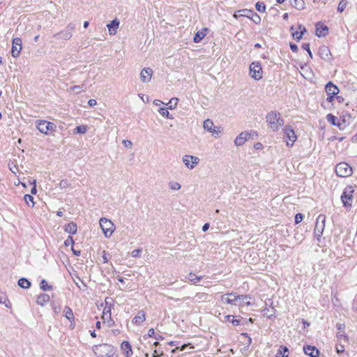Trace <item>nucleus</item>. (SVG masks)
<instances>
[{
  "label": "nucleus",
  "instance_id": "1",
  "mask_svg": "<svg viewBox=\"0 0 357 357\" xmlns=\"http://www.w3.org/2000/svg\"><path fill=\"white\" fill-rule=\"evenodd\" d=\"M266 121L268 123V127L273 131L278 130L284 124V121L281 118L280 114L274 112H269L266 115Z\"/></svg>",
  "mask_w": 357,
  "mask_h": 357
},
{
  "label": "nucleus",
  "instance_id": "2",
  "mask_svg": "<svg viewBox=\"0 0 357 357\" xmlns=\"http://www.w3.org/2000/svg\"><path fill=\"white\" fill-rule=\"evenodd\" d=\"M99 224L104 236L106 238L111 237L116 229L115 225L113 222L106 218H101L99 220Z\"/></svg>",
  "mask_w": 357,
  "mask_h": 357
},
{
  "label": "nucleus",
  "instance_id": "3",
  "mask_svg": "<svg viewBox=\"0 0 357 357\" xmlns=\"http://www.w3.org/2000/svg\"><path fill=\"white\" fill-rule=\"evenodd\" d=\"M93 352L98 357H111L114 355V349L110 344H102L95 346Z\"/></svg>",
  "mask_w": 357,
  "mask_h": 357
},
{
  "label": "nucleus",
  "instance_id": "4",
  "mask_svg": "<svg viewBox=\"0 0 357 357\" xmlns=\"http://www.w3.org/2000/svg\"><path fill=\"white\" fill-rule=\"evenodd\" d=\"M36 126L40 132L45 135H48L50 131H55L56 128L54 123L45 120L37 121Z\"/></svg>",
  "mask_w": 357,
  "mask_h": 357
},
{
  "label": "nucleus",
  "instance_id": "5",
  "mask_svg": "<svg viewBox=\"0 0 357 357\" xmlns=\"http://www.w3.org/2000/svg\"><path fill=\"white\" fill-rule=\"evenodd\" d=\"M203 128L205 130L211 133V135L215 137H218L222 132V129L220 126H215L213 122L207 119L204 121Z\"/></svg>",
  "mask_w": 357,
  "mask_h": 357
},
{
  "label": "nucleus",
  "instance_id": "6",
  "mask_svg": "<svg viewBox=\"0 0 357 357\" xmlns=\"http://www.w3.org/2000/svg\"><path fill=\"white\" fill-rule=\"evenodd\" d=\"M335 172L340 177H347L351 175L352 168L346 162H340L336 165Z\"/></svg>",
  "mask_w": 357,
  "mask_h": 357
},
{
  "label": "nucleus",
  "instance_id": "7",
  "mask_svg": "<svg viewBox=\"0 0 357 357\" xmlns=\"http://www.w3.org/2000/svg\"><path fill=\"white\" fill-rule=\"evenodd\" d=\"M326 222V216L324 215H319L317 218V222L314 227V235L319 238L323 234Z\"/></svg>",
  "mask_w": 357,
  "mask_h": 357
},
{
  "label": "nucleus",
  "instance_id": "8",
  "mask_svg": "<svg viewBox=\"0 0 357 357\" xmlns=\"http://www.w3.org/2000/svg\"><path fill=\"white\" fill-rule=\"evenodd\" d=\"M354 192V190L353 187L350 186V185L347 186L344 189V190L341 196V199H342V202L344 206H346V207L351 206V202L350 201L352 199Z\"/></svg>",
  "mask_w": 357,
  "mask_h": 357
},
{
  "label": "nucleus",
  "instance_id": "9",
  "mask_svg": "<svg viewBox=\"0 0 357 357\" xmlns=\"http://www.w3.org/2000/svg\"><path fill=\"white\" fill-rule=\"evenodd\" d=\"M182 161L188 169H192L199 164V158L197 156L185 155L182 158Z\"/></svg>",
  "mask_w": 357,
  "mask_h": 357
},
{
  "label": "nucleus",
  "instance_id": "10",
  "mask_svg": "<svg viewBox=\"0 0 357 357\" xmlns=\"http://www.w3.org/2000/svg\"><path fill=\"white\" fill-rule=\"evenodd\" d=\"M238 298H240L239 295L235 293H227L221 296V301L223 303L232 305H237Z\"/></svg>",
  "mask_w": 357,
  "mask_h": 357
},
{
  "label": "nucleus",
  "instance_id": "11",
  "mask_svg": "<svg viewBox=\"0 0 357 357\" xmlns=\"http://www.w3.org/2000/svg\"><path fill=\"white\" fill-rule=\"evenodd\" d=\"M326 92L328 95L327 101L331 102L333 100V98L335 95L339 93V89L335 84H333L331 82L327 83L325 87Z\"/></svg>",
  "mask_w": 357,
  "mask_h": 357
},
{
  "label": "nucleus",
  "instance_id": "12",
  "mask_svg": "<svg viewBox=\"0 0 357 357\" xmlns=\"http://www.w3.org/2000/svg\"><path fill=\"white\" fill-rule=\"evenodd\" d=\"M284 138L287 139V146H293L294 143L297 139V136L296 135L294 130L289 126H286L284 129Z\"/></svg>",
  "mask_w": 357,
  "mask_h": 357
},
{
  "label": "nucleus",
  "instance_id": "13",
  "mask_svg": "<svg viewBox=\"0 0 357 357\" xmlns=\"http://www.w3.org/2000/svg\"><path fill=\"white\" fill-rule=\"evenodd\" d=\"M250 138V134L248 132H241L234 139V143L236 146H243Z\"/></svg>",
  "mask_w": 357,
  "mask_h": 357
},
{
  "label": "nucleus",
  "instance_id": "14",
  "mask_svg": "<svg viewBox=\"0 0 357 357\" xmlns=\"http://www.w3.org/2000/svg\"><path fill=\"white\" fill-rule=\"evenodd\" d=\"M239 298L237 305L240 308H243L245 306H250L253 305L252 298L249 295H239Z\"/></svg>",
  "mask_w": 357,
  "mask_h": 357
},
{
  "label": "nucleus",
  "instance_id": "15",
  "mask_svg": "<svg viewBox=\"0 0 357 357\" xmlns=\"http://www.w3.org/2000/svg\"><path fill=\"white\" fill-rule=\"evenodd\" d=\"M22 49V40L20 38H15L13 40V47L11 50L12 55L17 56Z\"/></svg>",
  "mask_w": 357,
  "mask_h": 357
},
{
  "label": "nucleus",
  "instance_id": "16",
  "mask_svg": "<svg viewBox=\"0 0 357 357\" xmlns=\"http://www.w3.org/2000/svg\"><path fill=\"white\" fill-rule=\"evenodd\" d=\"M153 75L152 68H143L140 73V79L142 82L147 83L150 82Z\"/></svg>",
  "mask_w": 357,
  "mask_h": 357
},
{
  "label": "nucleus",
  "instance_id": "17",
  "mask_svg": "<svg viewBox=\"0 0 357 357\" xmlns=\"http://www.w3.org/2000/svg\"><path fill=\"white\" fill-rule=\"evenodd\" d=\"M249 75L255 80H260L263 77L262 68H249Z\"/></svg>",
  "mask_w": 357,
  "mask_h": 357
},
{
  "label": "nucleus",
  "instance_id": "18",
  "mask_svg": "<svg viewBox=\"0 0 357 357\" xmlns=\"http://www.w3.org/2000/svg\"><path fill=\"white\" fill-rule=\"evenodd\" d=\"M328 28L321 22H318L316 24V35L318 37L325 36L327 33Z\"/></svg>",
  "mask_w": 357,
  "mask_h": 357
},
{
  "label": "nucleus",
  "instance_id": "19",
  "mask_svg": "<svg viewBox=\"0 0 357 357\" xmlns=\"http://www.w3.org/2000/svg\"><path fill=\"white\" fill-rule=\"evenodd\" d=\"M303 351L306 355H308L310 357H318L319 354V350L316 347L309 345L304 347Z\"/></svg>",
  "mask_w": 357,
  "mask_h": 357
},
{
  "label": "nucleus",
  "instance_id": "20",
  "mask_svg": "<svg viewBox=\"0 0 357 357\" xmlns=\"http://www.w3.org/2000/svg\"><path fill=\"white\" fill-rule=\"evenodd\" d=\"M146 319V313L144 310L138 312L137 314L133 318L132 323L136 325H141Z\"/></svg>",
  "mask_w": 357,
  "mask_h": 357
},
{
  "label": "nucleus",
  "instance_id": "21",
  "mask_svg": "<svg viewBox=\"0 0 357 357\" xmlns=\"http://www.w3.org/2000/svg\"><path fill=\"white\" fill-rule=\"evenodd\" d=\"M121 349L126 357H130L132 355L131 346L127 341H124L121 343Z\"/></svg>",
  "mask_w": 357,
  "mask_h": 357
},
{
  "label": "nucleus",
  "instance_id": "22",
  "mask_svg": "<svg viewBox=\"0 0 357 357\" xmlns=\"http://www.w3.org/2000/svg\"><path fill=\"white\" fill-rule=\"evenodd\" d=\"M319 54L321 59L324 60H329L331 57V52L328 47L321 46L319 49Z\"/></svg>",
  "mask_w": 357,
  "mask_h": 357
},
{
  "label": "nucleus",
  "instance_id": "23",
  "mask_svg": "<svg viewBox=\"0 0 357 357\" xmlns=\"http://www.w3.org/2000/svg\"><path fill=\"white\" fill-rule=\"evenodd\" d=\"M109 33L110 35H115L116 33V29L119 26V21L117 19L113 20L110 24L107 25Z\"/></svg>",
  "mask_w": 357,
  "mask_h": 357
},
{
  "label": "nucleus",
  "instance_id": "24",
  "mask_svg": "<svg viewBox=\"0 0 357 357\" xmlns=\"http://www.w3.org/2000/svg\"><path fill=\"white\" fill-rule=\"evenodd\" d=\"M63 229L66 233L75 234L77 231V226L74 222H70L63 227Z\"/></svg>",
  "mask_w": 357,
  "mask_h": 357
},
{
  "label": "nucleus",
  "instance_id": "25",
  "mask_svg": "<svg viewBox=\"0 0 357 357\" xmlns=\"http://www.w3.org/2000/svg\"><path fill=\"white\" fill-rule=\"evenodd\" d=\"M57 39L69 40L73 36V33L68 32L66 29L54 35Z\"/></svg>",
  "mask_w": 357,
  "mask_h": 357
},
{
  "label": "nucleus",
  "instance_id": "26",
  "mask_svg": "<svg viewBox=\"0 0 357 357\" xmlns=\"http://www.w3.org/2000/svg\"><path fill=\"white\" fill-rule=\"evenodd\" d=\"M49 301H50V296L46 294H43L38 296L36 303L38 305L43 306L44 305L47 303L49 302Z\"/></svg>",
  "mask_w": 357,
  "mask_h": 357
},
{
  "label": "nucleus",
  "instance_id": "27",
  "mask_svg": "<svg viewBox=\"0 0 357 357\" xmlns=\"http://www.w3.org/2000/svg\"><path fill=\"white\" fill-rule=\"evenodd\" d=\"M64 317L69 320L70 321H73L74 319V316L72 310L69 307L66 306L63 311Z\"/></svg>",
  "mask_w": 357,
  "mask_h": 357
},
{
  "label": "nucleus",
  "instance_id": "28",
  "mask_svg": "<svg viewBox=\"0 0 357 357\" xmlns=\"http://www.w3.org/2000/svg\"><path fill=\"white\" fill-rule=\"evenodd\" d=\"M222 321L226 323H231L234 326H238L240 323L239 320L236 319L234 317L231 315L224 316V319H222Z\"/></svg>",
  "mask_w": 357,
  "mask_h": 357
},
{
  "label": "nucleus",
  "instance_id": "29",
  "mask_svg": "<svg viewBox=\"0 0 357 357\" xmlns=\"http://www.w3.org/2000/svg\"><path fill=\"white\" fill-rule=\"evenodd\" d=\"M18 285L23 289H29L31 286V282L26 278H22L18 280Z\"/></svg>",
  "mask_w": 357,
  "mask_h": 357
},
{
  "label": "nucleus",
  "instance_id": "30",
  "mask_svg": "<svg viewBox=\"0 0 357 357\" xmlns=\"http://www.w3.org/2000/svg\"><path fill=\"white\" fill-rule=\"evenodd\" d=\"M238 13H241L240 16L245 17L248 18H251V15L254 14V12L252 10L249 9H242L238 10Z\"/></svg>",
  "mask_w": 357,
  "mask_h": 357
},
{
  "label": "nucleus",
  "instance_id": "31",
  "mask_svg": "<svg viewBox=\"0 0 357 357\" xmlns=\"http://www.w3.org/2000/svg\"><path fill=\"white\" fill-rule=\"evenodd\" d=\"M24 202L31 208H33L35 205L33 202V197L30 195H25L24 197Z\"/></svg>",
  "mask_w": 357,
  "mask_h": 357
},
{
  "label": "nucleus",
  "instance_id": "32",
  "mask_svg": "<svg viewBox=\"0 0 357 357\" xmlns=\"http://www.w3.org/2000/svg\"><path fill=\"white\" fill-rule=\"evenodd\" d=\"M301 70L300 71V73L301 75L305 77V79H311L312 78V72L310 70V68H301Z\"/></svg>",
  "mask_w": 357,
  "mask_h": 357
},
{
  "label": "nucleus",
  "instance_id": "33",
  "mask_svg": "<svg viewBox=\"0 0 357 357\" xmlns=\"http://www.w3.org/2000/svg\"><path fill=\"white\" fill-rule=\"evenodd\" d=\"M169 188L171 190L177 191L181 188V185L176 181H171L169 183Z\"/></svg>",
  "mask_w": 357,
  "mask_h": 357
},
{
  "label": "nucleus",
  "instance_id": "34",
  "mask_svg": "<svg viewBox=\"0 0 357 357\" xmlns=\"http://www.w3.org/2000/svg\"><path fill=\"white\" fill-rule=\"evenodd\" d=\"M293 6L298 10H303L305 8L303 0H294Z\"/></svg>",
  "mask_w": 357,
  "mask_h": 357
},
{
  "label": "nucleus",
  "instance_id": "35",
  "mask_svg": "<svg viewBox=\"0 0 357 357\" xmlns=\"http://www.w3.org/2000/svg\"><path fill=\"white\" fill-rule=\"evenodd\" d=\"M177 102H178L177 98H172L170 99L169 102L166 105H168V109H174L176 107Z\"/></svg>",
  "mask_w": 357,
  "mask_h": 357
},
{
  "label": "nucleus",
  "instance_id": "36",
  "mask_svg": "<svg viewBox=\"0 0 357 357\" xmlns=\"http://www.w3.org/2000/svg\"><path fill=\"white\" fill-rule=\"evenodd\" d=\"M326 119L329 123H331L333 126H335V124H338V122H337L338 118L333 116L331 114H329L326 116Z\"/></svg>",
  "mask_w": 357,
  "mask_h": 357
},
{
  "label": "nucleus",
  "instance_id": "37",
  "mask_svg": "<svg viewBox=\"0 0 357 357\" xmlns=\"http://www.w3.org/2000/svg\"><path fill=\"white\" fill-rule=\"evenodd\" d=\"M201 276H197L192 273H190L188 276L189 280L195 284L199 282L201 280Z\"/></svg>",
  "mask_w": 357,
  "mask_h": 357
},
{
  "label": "nucleus",
  "instance_id": "38",
  "mask_svg": "<svg viewBox=\"0 0 357 357\" xmlns=\"http://www.w3.org/2000/svg\"><path fill=\"white\" fill-rule=\"evenodd\" d=\"M205 36V33L203 31H198L194 36V42L199 43L200 42L204 37Z\"/></svg>",
  "mask_w": 357,
  "mask_h": 357
},
{
  "label": "nucleus",
  "instance_id": "39",
  "mask_svg": "<svg viewBox=\"0 0 357 357\" xmlns=\"http://www.w3.org/2000/svg\"><path fill=\"white\" fill-rule=\"evenodd\" d=\"M159 113L164 117H167V119H172V117L169 115V112L167 110V108L161 107L158 110Z\"/></svg>",
  "mask_w": 357,
  "mask_h": 357
},
{
  "label": "nucleus",
  "instance_id": "40",
  "mask_svg": "<svg viewBox=\"0 0 357 357\" xmlns=\"http://www.w3.org/2000/svg\"><path fill=\"white\" fill-rule=\"evenodd\" d=\"M255 8L260 13H264L266 10V6L263 2H257L255 4Z\"/></svg>",
  "mask_w": 357,
  "mask_h": 357
},
{
  "label": "nucleus",
  "instance_id": "41",
  "mask_svg": "<svg viewBox=\"0 0 357 357\" xmlns=\"http://www.w3.org/2000/svg\"><path fill=\"white\" fill-rule=\"evenodd\" d=\"M347 2L346 0H341L337 6V10L340 13H342L347 6Z\"/></svg>",
  "mask_w": 357,
  "mask_h": 357
},
{
  "label": "nucleus",
  "instance_id": "42",
  "mask_svg": "<svg viewBox=\"0 0 357 357\" xmlns=\"http://www.w3.org/2000/svg\"><path fill=\"white\" fill-rule=\"evenodd\" d=\"M40 287L44 291H47V290L52 289V287L48 285V284L45 280H43L41 281Z\"/></svg>",
  "mask_w": 357,
  "mask_h": 357
},
{
  "label": "nucleus",
  "instance_id": "43",
  "mask_svg": "<svg viewBox=\"0 0 357 357\" xmlns=\"http://www.w3.org/2000/svg\"><path fill=\"white\" fill-rule=\"evenodd\" d=\"M75 130L77 133L84 134L87 130L86 126H79L75 128Z\"/></svg>",
  "mask_w": 357,
  "mask_h": 357
},
{
  "label": "nucleus",
  "instance_id": "44",
  "mask_svg": "<svg viewBox=\"0 0 357 357\" xmlns=\"http://www.w3.org/2000/svg\"><path fill=\"white\" fill-rule=\"evenodd\" d=\"M337 338L339 339L340 341L343 340L345 342H348V337L344 334V332H338L337 335Z\"/></svg>",
  "mask_w": 357,
  "mask_h": 357
},
{
  "label": "nucleus",
  "instance_id": "45",
  "mask_svg": "<svg viewBox=\"0 0 357 357\" xmlns=\"http://www.w3.org/2000/svg\"><path fill=\"white\" fill-rule=\"evenodd\" d=\"M241 335L245 337L244 344L247 347H249L250 345L251 342H252L251 337H249L246 333H242Z\"/></svg>",
  "mask_w": 357,
  "mask_h": 357
},
{
  "label": "nucleus",
  "instance_id": "46",
  "mask_svg": "<svg viewBox=\"0 0 357 357\" xmlns=\"http://www.w3.org/2000/svg\"><path fill=\"white\" fill-rule=\"evenodd\" d=\"M84 85L81 86H74L69 89L70 91H74L76 93H80L81 90L83 89Z\"/></svg>",
  "mask_w": 357,
  "mask_h": 357
},
{
  "label": "nucleus",
  "instance_id": "47",
  "mask_svg": "<svg viewBox=\"0 0 357 357\" xmlns=\"http://www.w3.org/2000/svg\"><path fill=\"white\" fill-rule=\"evenodd\" d=\"M142 250L141 248L135 249L131 252V256L132 257H139L142 253Z\"/></svg>",
  "mask_w": 357,
  "mask_h": 357
},
{
  "label": "nucleus",
  "instance_id": "48",
  "mask_svg": "<svg viewBox=\"0 0 357 357\" xmlns=\"http://www.w3.org/2000/svg\"><path fill=\"white\" fill-rule=\"evenodd\" d=\"M75 28V25L74 24H73V23H70V24H68L67 25V26L66 27V29H66L68 32H69V33H73V31H74Z\"/></svg>",
  "mask_w": 357,
  "mask_h": 357
},
{
  "label": "nucleus",
  "instance_id": "49",
  "mask_svg": "<svg viewBox=\"0 0 357 357\" xmlns=\"http://www.w3.org/2000/svg\"><path fill=\"white\" fill-rule=\"evenodd\" d=\"M337 122H338V124H335V126L339 127L340 129H343L344 127L342 126V123H346L345 119L344 118H343V119L338 118V120L337 121Z\"/></svg>",
  "mask_w": 357,
  "mask_h": 357
},
{
  "label": "nucleus",
  "instance_id": "50",
  "mask_svg": "<svg viewBox=\"0 0 357 357\" xmlns=\"http://www.w3.org/2000/svg\"><path fill=\"white\" fill-rule=\"evenodd\" d=\"M292 36L294 39L299 40L302 38L303 33H300L299 31H297L295 32H292Z\"/></svg>",
  "mask_w": 357,
  "mask_h": 357
},
{
  "label": "nucleus",
  "instance_id": "51",
  "mask_svg": "<svg viewBox=\"0 0 357 357\" xmlns=\"http://www.w3.org/2000/svg\"><path fill=\"white\" fill-rule=\"evenodd\" d=\"M303 219V215L301 213H297L295 216V223H300Z\"/></svg>",
  "mask_w": 357,
  "mask_h": 357
},
{
  "label": "nucleus",
  "instance_id": "52",
  "mask_svg": "<svg viewBox=\"0 0 357 357\" xmlns=\"http://www.w3.org/2000/svg\"><path fill=\"white\" fill-rule=\"evenodd\" d=\"M122 143H123V144L126 147H127V148H128V149H131V148H132V142H131V141H130V140L124 139V140H123Z\"/></svg>",
  "mask_w": 357,
  "mask_h": 357
},
{
  "label": "nucleus",
  "instance_id": "53",
  "mask_svg": "<svg viewBox=\"0 0 357 357\" xmlns=\"http://www.w3.org/2000/svg\"><path fill=\"white\" fill-rule=\"evenodd\" d=\"M0 303L4 304L7 307H9L10 303L5 297H1L0 296Z\"/></svg>",
  "mask_w": 357,
  "mask_h": 357
},
{
  "label": "nucleus",
  "instance_id": "54",
  "mask_svg": "<svg viewBox=\"0 0 357 357\" xmlns=\"http://www.w3.org/2000/svg\"><path fill=\"white\" fill-rule=\"evenodd\" d=\"M254 16V18H252V21L256 23V24H258L261 22V17H259V15H257V13H255L252 15Z\"/></svg>",
  "mask_w": 357,
  "mask_h": 357
},
{
  "label": "nucleus",
  "instance_id": "55",
  "mask_svg": "<svg viewBox=\"0 0 357 357\" xmlns=\"http://www.w3.org/2000/svg\"><path fill=\"white\" fill-rule=\"evenodd\" d=\"M336 351L338 354H342L344 351V347L342 344L337 345Z\"/></svg>",
  "mask_w": 357,
  "mask_h": 357
},
{
  "label": "nucleus",
  "instance_id": "56",
  "mask_svg": "<svg viewBox=\"0 0 357 357\" xmlns=\"http://www.w3.org/2000/svg\"><path fill=\"white\" fill-rule=\"evenodd\" d=\"M74 243V241L71 236H68L67 240L64 242V244L66 246H68L70 245H73Z\"/></svg>",
  "mask_w": 357,
  "mask_h": 357
},
{
  "label": "nucleus",
  "instance_id": "57",
  "mask_svg": "<svg viewBox=\"0 0 357 357\" xmlns=\"http://www.w3.org/2000/svg\"><path fill=\"white\" fill-rule=\"evenodd\" d=\"M190 344H183L181 347H176V349H173L172 352H175L176 350L179 351H183L188 346H189Z\"/></svg>",
  "mask_w": 357,
  "mask_h": 357
},
{
  "label": "nucleus",
  "instance_id": "58",
  "mask_svg": "<svg viewBox=\"0 0 357 357\" xmlns=\"http://www.w3.org/2000/svg\"><path fill=\"white\" fill-rule=\"evenodd\" d=\"M88 104L90 107H94L97 105V101L95 99H90L88 101Z\"/></svg>",
  "mask_w": 357,
  "mask_h": 357
},
{
  "label": "nucleus",
  "instance_id": "59",
  "mask_svg": "<svg viewBox=\"0 0 357 357\" xmlns=\"http://www.w3.org/2000/svg\"><path fill=\"white\" fill-rule=\"evenodd\" d=\"M33 183L34 185H33V187L31 190V193L32 195H35L37 192L36 187V180H33Z\"/></svg>",
  "mask_w": 357,
  "mask_h": 357
},
{
  "label": "nucleus",
  "instance_id": "60",
  "mask_svg": "<svg viewBox=\"0 0 357 357\" xmlns=\"http://www.w3.org/2000/svg\"><path fill=\"white\" fill-rule=\"evenodd\" d=\"M298 30L300 33H303V35L306 32V29L303 25H298Z\"/></svg>",
  "mask_w": 357,
  "mask_h": 357
},
{
  "label": "nucleus",
  "instance_id": "61",
  "mask_svg": "<svg viewBox=\"0 0 357 357\" xmlns=\"http://www.w3.org/2000/svg\"><path fill=\"white\" fill-rule=\"evenodd\" d=\"M290 48L293 52H296L298 50L297 45L294 43H290Z\"/></svg>",
  "mask_w": 357,
  "mask_h": 357
},
{
  "label": "nucleus",
  "instance_id": "62",
  "mask_svg": "<svg viewBox=\"0 0 357 357\" xmlns=\"http://www.w3.org/2000/svg\"><path fill=\"white\" fill-rule=\"evenodd\" d=\"M68 185V183H67V181L66 180H62L60 183H59V185L61 188H66Z\"/></svg>",
  "mask_w": 357,
  "mask_h": 357
},
{
  "label": "nucleus",
  "instance_id": "63",
  "mask_svg": "<svg viewBox=\"0 0 357 357\" xmlns=\"http://www.w3.org/2000/svg\"><path fill=\"white\" fill-rule=\"evenodd\" d=\"M155 334V331L153 328H150L148 333V337H153Z\"/></svg>",
  "mask_w": 357,
  "mask_h": 357
},
{
  "label": "nucleus",
  "instance_id": "64",
  "mask_svg": "<svg viewBox=\"0 0 357 357\" xmlns=\"http://www.w3.org/2000/svg\"><path fill=\"white\" fill-rule=\"evenodd\" d=\"M302 47L306 50L307 52L310 50V44L309 43H304L302 45Z\"/></svg>",
  "mask_w": 357,
  "mask_h": 357
}]
</instances>
